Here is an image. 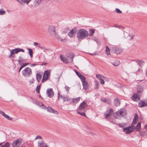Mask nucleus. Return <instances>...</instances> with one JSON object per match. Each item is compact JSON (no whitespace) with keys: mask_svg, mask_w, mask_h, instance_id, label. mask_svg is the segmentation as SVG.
Returning a JSON list of instances; mask_svg holds the SVG:
<instances>
[{"mask_svg":"<svg viewBox=\"0 0 147 147\" xmlns=\"http://www.w3.org/2000/svg\"><path fill=\"white\" fill-rule=\"evenodd\" d=\"M22 75L25 77H29L32 74V70L29 67H27L22 71Z\"/></svg>","mask_w":147,"mask_h":147,"instance_id":"f03ea898","label":"nucleus"},{"mask_svg":"<svg viewBox=\"0 0 147 147\" xmlns=\"http://www.w3.org/2000/svg\"><path fill=\"white\" fill-rule=\"evenodd\" d=\"M89 54L92 56H94L96 55V53H89Z\"/></svg>","mask_w":147,"mask_h":147,"instance_id":"69168bd1","label":"nucleus"},{"mask_svg":"<svg viewBox=\"0 0 147 147\" xmlns=\"http://www.w3.org/2000/svg\"><path fill=\"white\" fill-rule=\"evenodd\" d=\"M131 98L135 101H138L140 100V95L137 93H135L131 97Z\"/></svg>","mask_w":147,"mask_h":147,"instance_id":"423d86ee","label":"nucleus"},{"mask_svg":"<svg viewBox=\"0 0 147 147\" xmlns=\"http://www.w3.org/2000/svg\"><path fill=\"white\" fill-rule=\"evenodd\" d=\"M2 115L4 117L6 118L8 120H9L11 121L13 119V118L12 117H11L9 115H8L5 114L3 112Z\"/></svg>","mask_w":147,"mask_h":147,"instance_id":"412c9836","label":"nucleus"},{"mask_svg":"<svg viewBox=\"0 0 147 147\" xmlns=\"http://www.w3.org/2000/svg\"><path fill=\"white\" fill-rule=\"evenodd\" d=\"M146 106H147V103L145 102V101H140L138 103V107H143Z\"/></svg>","mask_w":147,"mask_h":147,"instance_id":"f3484780","label":"nucleus"},{"mask_svg":"<svg viewBox=\"0 0 147 147\" xmlns=\"http://www.w3.org/2000/svg\"><path fill=\"white\" fill-rule=\"evenodd\" d=\"M144 89V86L142 85H139L137 86V92L138 93L142 94Z\"/></svg>","mask_w":147,"mask_h":147,"instance_id":"9d476101","label":"nucleus"},{"mask_svg":"<svg viewBox=\"0 0 147 147\" xmlns=\"http://www.w3.org/2000/svg\"><path fill=\"white\" fill-rule=\"evenodd\" d=\"M80 106H81L82 107L84 108L85 109L87 107V102L84 100L83 101V102L81 103L80 105Z\"/></svg>","mask_w":147,"mask_h":147,"instance_id":"5701e85b","label":"nucleus"},{"mask_svg":"<svg viewBox=\"0 0 147 147\" xmlns=\"http://www.w3.org/2000/svg\"><path fill=\"white\" fill-rule=\"evenodd\" d=\"M111 109H109L107 110L106 112L104 113V115L105 117L107 119H109V117L111 115V112L112 111Z\"/></svg>","mask_w":147,"mask_h":147,"instance_id":"9b49d317","label":"nucleus"},{"mask_svg":"<svg viewBox=\"0 0 147 147\" xmlns=\"http://www.w3.org/2000/svg\"><path fill=\"white\" fill-rule=\"evenodd\" d=\"M42 77V75L41 74L37 73L36 75V80L38 82H39L40 81V79Z\"/></svg>","mask_w":147,"mask_h":147,"instance_id":"b1692460","label":"nucleus"},{"mask_svg":"<svg viewBox=\"0 0 147 147\" xmlns=\"http://www.w3.org/2000/svg\"><path fill=\"white\" fill-rule=\"evenodd\" d=\"M40 84L39 86H37L36 88V89H38V90H40Z\"/></svg>","mask_w":147,"mask_h":147,"instance_id":"e2e57ef3","label":"nucleus"},{"mask_svg":"<svg viewBox=\"0 0 147 147\" xmlns=\"http://www.w3.org/2000/svg\"><path fill=\"white\" fill-rule=\"evenodd\" d=\"M47 96L52 98L54 96V92L52 88L48 89L47 90Z\"/></svg>","mask_w":147,"mask_h":147,"instance_id":"6e6552de","label":"nucleus"},{"mask_svg":"<svg viewBox=\"0 0 147 147\" xmlns=\"http://www.w3.org/2000/svg\"><path fill=\"white\" fill-rule=\"evenodd\" d=\"M38 43L37 42H34V45H38Z\"/></svg>","mask_w":147,"mask_h":147,"instance_id":"338daca9","label":"nucleus"},{"mask_svg":"<svg viewBox=\"0 0 147 147\" xmlns=\"http://www.w3.org/2000/svg\"><path fill=\"white\" fill-rule=\"evenodd\" d=\"M96 77L100 80V79H102V78H104L105 77L104 76H103L100 75L96 74Z\"/></svg>","mask_w":147,"mask_h":147,"instance_id":"c9c22d12","label":"nucleus"},{"mask_svg":"<svg viewBox=\"0 0 147 147\" xmlns=\"http://www.w3.org/2000/svg\"><path fill=\"white\" fill-rule=\"evenodd\" d=\"M116 13H122V11L119 9L116 8Z\"/></svg>","mask_w":147,"mask_h":147,"instance_id":"49530a36","label":"nucleus"},{"mask_svg":"<svg viewBox=\"0 0 147 147\" xmlns=\"http://www.w3.org/2000/svg\"><path fill=\"white\" fill-rule=\"evenodd\" d=\"M10 144L9 143L7 142L5 143V144L2 146L1 147H10Z\"/></svg>","mask_w":147,"mask_h":147,"instance_id":"4c0bfd02","label":"nucleus"},{"mask_svg":"<svg viewBox=\"0 0 147 147\" xmlns=\"http://www.w3.org/2000/svg\"><path fill=\"white\" fill-rule=\"evenodd\" d=\"M37 64L35 63H32L31 64L30 66L31 67H33L34 66H35Z\"/></svg>","mask_w":147,"mask_h":147,"instance_id":"052dcab7","label":"nucleus"},{"mask_svg":"<svg viewBox=\"0 0 147 147\" xmlns=\"http://www.w3.org/2000/svg\"><path fill=\"white\" fill-rule=\"evenodd\" d=\"M31 0H21L22 1L21 4H22L24 3H26L28 4Z\"/></svg>","mask_w":147,"mask_h":147,"instance_id":"e433bc0d","label":"nucleus"},{"mask_svg":"<svg viewBox=\"0 0 147 147\" xmlns=\"http://www.w3.org/2000/svg\"><path fill=\"white\" fill-rule=\"evenodd\" d=\"M138 118V116L137 114H135L133 120H137V119Z\"/></svg>","mask_w":147,"mask_h":147,"instance_id":"8fccbe9b","label":"nucleus"},{"mask_svg":"<svg viewBox=\"0 0 147 147\" xmlns=\"http://www.w3.org/2000/svg\"><path fill=\"white\" fill-rule=\"evenodd\" d=\"M119 125L120 127H124V125L122 123L119 124Z\"/></svg>","mask_w":147,"mask_h":147,"instance_id":"4d7b16f0","label":"nucleus"},{"mask_svg":"<svg viewBox=\"0 0 147 147\" xmlns=\"http://www.w3.org/2000/svg\"><path fill=\"white\" fill-rule=\"evenodd\" d=\"M82 112L78 111L77 112V113L82 116H84L85 117H86V115L85 113L84 112Z\"/></svg>","mask_w":147,"mask_h":147,"instance_id":"ea45409f","label":"nucleus"},{"mask_svg":"<svg viewBox=\"0 0 147 147\" xmlns=\"http://www.w3.org/2000/svg\"><path fill=\"white\" fill-rule=\"evenodd\" d=\"M27 49L31 57H32L33 55V50L32 49L28 48Z\"/></svg>","mask_w":147,"mask_h":147,"instance_id":"c85d7f7f","label":"nucleus"},{"mask_svg":"<svg viewBox=\"0 0 147 147\" xmlns=\"http://www.w3.org/2000/svg\"><path fill=\"white\" fill-rule=\"evenodd\" d=\"M107 99L106 98H101L100 100L106 103Z\"/></svg>","mask_w":147,"mask_h":147,"instance_id":"09e8293b","label":"nucleus"},{"mask_svg":"<svg viewBox=\"0 0 147 147\" xmlns=\"http://www.w3.org/2000/svg\"><path fill=\"white\" fill-rule=\"evenodd\" d=\"M5 13V11L3 10V9H0V15H4Z\"/></svg>","mask_w":147,"mask_h":147,"instance_id":"79ce46f5","label":"nucleus"},{"mask_svg":"<svg viewBox=\"0 0 147 147\" xmlns=\"http://www.w3.org/2000/svg\"><path fill=\"white\" fill-rule=\"evenodd\" d=\"M85 109L82 107L80 105L79 106L78 108L77 109V111H80L81 112H84L85 110Z\"/></svg>","mask_w":147,"mask_h":147,"instance_id":"c756f323","label":"nucleus"},{"mask_svg":"<svg viewBox=\"0 0 147 147\" xmlns=\"http://www.w3.org/2000/svg\"><path fill=\"white\" fill-rule=\"evenodd\" d=\"M14 50L15 51L14 53H15V54H17L20 52H24L25 51V50L23 49L19 48H16L14 49Z\"/></svg>","mask_w":147,"mask_h":147,"instance_id":"aec40b11","label":"nucleus"},{"mask_svg":"<svg viewBox=\"0 0 147 147\" xmlns=\"http://www.w3.org/2000/svg\"><path fill=\"white\" fill-rule=\"evenodd\" d=\"M105 53L107 55H109L110 53V50L109 48L107 46L106 47Z\"/></svg>","mask_w":147,"mask_h":147,"instance_id":"2f4dec72","label":"nucleus"},{"mask_svg":"<svg viewBox=\"0 0 147 147\" xmlns=\"http://www.w3.org/2000/svg\"><path fill=\"white\" fill-rule=\"evenodd\" d=\"M80 97H78L77 98L74 99L71 98L70 103H71L72 102L74 103L77 104L80 101Z\"/></svg>","mask_w":147,"mask_h":147,"instance_id":"4468645a","label":"nucleus"},{"mask_svg":"<svg viewBox=\"0 0 147 147\" xmlns=\"http://www.w3.org/2000/svg\"><path fill=\"white\" fill-rule=\"evenodd\" d=\"M95 82V87L94 89L97 90L98 89V86L100 85L99 83L96 80L94 81Z\"/></svg>","mask_w":147,"mask_h":147,"instance_id":"a878e982","label":"nucleus"},{"mask_svg":"<svg viewBox=\"0 0 147 147\" xmlns=\"http://www.w3.org/2000/svg\"><path fill=\"white\" fill-rule=\"evenodd\" d=\"M77 30L78 29L76 27H74L68 33V34L69 36L71 37H73L75 35Z\"/></svg>","mask_w":147,"mask_h":147,"instance_id":"20e7f679","label":"nucleus"},{"mask_svg":"<svg viewBox=\"0 0 147 147\" xmlns=\"http://www.w3.org/2000/svg\"><path fill=\"white\" fill-rule=\"evenodd\" d=\"M75 71L77 76L81 79V80H84L85 77L84 75H81L80 73L78 72L76 70H75Z\"/></svg>","mask_w":147,"mask_h":147,"instance_id":"a211bd4d","label":"nucleus"},{"mask_svg":"<svg viewBox=\"0 0 147 147\" xmlns=\"http://www.w3.org/2000/svg\"><path fill=\"white\" fill-rule=\"evenodd\" d=\"M49 78V77L43 75L42 77V80L41 82L42 83H43L45 82L46 80H47Z\"/></svg>","mask_w":147,"mask_h":147,"instance_id":"cd10ccee","label":"nucleus"},{"mask_svg":"<svg viewBox=\"0 0 147 147\" xmlns=\"http://www.w3.org/2000/svg\"><path fill=\"white\" fill-rule=\"evenodd\" d=\"M14 52H15V51L14 50V49H12V50L11 51V54H15V53H14Z\"/></svg>","mask_w":147,"mask_h":147,"instance_id":"bf43d9fd","label":"nucleus"},{"mask_svg":"<svg viewBox=\"0 0 147 147\" xmlns=\"http://www.w3.org/2000/svg\"><path fill=\"white\" fill-rule=\"evenodd\" d=\"M99 80L101 84H105V82L102 78V79H100Z\"/></svg>","mask_w":147,"mask_h":147,"instance_id":"603ef678","label":"nucleus"},{"mask_svg":"<svg viewBox=\"0 0 147 147\" xmlns=\"http://www.w3.org/2000/svg\"><path fill=\"white\" fill-rule=\"evenodd\" d=\"M61 98L63 100V102L69 101L70 103L71 98H69L68 96L63 95L61 96Z\"/></svg>","mask_w":147,"mask_h":147,"instance_id":"f8f14e48","label":"nucleus"},{"mask_svg":"<svg viewBox=\"0 0 147 147\" xmlns=\"http://www.w3.org/2000/svg\"><path fill=\"white\" fill-rule=\"evenodd\" d=\"M114 27H115V28H118L120 29H123L124 28L122 26H119V25H117L116 24H115L114 25Z\"/></svg>","mask_w":147,"mask_h":147,"instance_id":"c03bdc74","label":"nucleus"},{"mask_svg":"<svg viewBox=\"0 0 147 147\" xmlns=\"http://www.w3.org/2000/svg\"><path fill=\"white\" fill-rule=\"evenodd\" d=\"M119 113L120 115H122V114L123 113V111L121 110H119L118 111V113H117V114Z\"/></svg>","mask_w":147,"mask_h":147,"instance_id":"5fc2aeb1","label":"nucleus"},{"mask_svg":"<svg viewBox=\"0 0 147 147\" xmlns=\"http://www.w3.org/2000/svg\"><path fill=\"white\" fill-rule=\"evenodd\" d=\"M47 111L50 113H54L56 114H57L58 113V112L53 109L51 107H48L47 108Z\"/></svg>","mask_w":147,"mask_h":147,"instance_id":"2eb2a0df","label":"nucleus"},{"mask_svg":"<svg viewBox=\"0 0 147 147\" xmlns=\"http://www.w3.org/2000/svg\"><path fill=\"white\" fill-rule=\"evenodd\" d=\"M95 29H90V33L88 34V35L90 36H92L93 34L94 33Z\"/></svg>","mask_w":147,"mask_h":147,"instance_id":"473e14b6","label":"nucleus"},{"mask_svg":"<svg viewBox=\"0 0 147 147\" xmlns=\"http://www.w3.org/2000/svg\"><path fill=\"white\" fill-rule=\"evenodd\" d=\"M114 105L116 106H119L120 104V100L119 99L117 98H114Z\"/></svg>","mask_w":147,"mask_h":147,"instance_id":"dca6fc26","label":"nucleus"},{"mask_svg":"<svg viewBox=\"0 0 147 147\" xmlns=\"http://www.w3.org/2000/svg\"><path fill=\"white\" fill-rule=\"evenodd\" d=\"M24 60V59L22 58V56H20L19 57V58L17 61L19 62V64L20 65H21V62L23 61Z\"/></svg>","mask_w":147,"mask_h":147,"instance_id":"7c9ffc66","label":"nucleus"},{"mask_svg":"<svg viewBox=\"0 0 147 147\" xmlns=\"http://www.w3.org/2000/svg\"><path fill=\"white\" fill-rule=\"evenodd\" d=\"M38 139H42V137L40 136H36V138L35 139V140H37Z\"/></svg>","mask_w":147,"mask_h":147,"instance_id":"3c124183","label":"nucleus"},{"mask_svg":"<svg viewBox=\"0 0 147 147\" xmlns=\"http://www.w3.org/2000/svg\"><path fill=\"white\" fill-rule=\"evenodd\" d=\"M39 147H44V142L43 140H41L40 142H38Z\"/></svg>","mask_w":147,"mask_h":147,"instance_id":"bb28decb","label":"nucleus"},{"mask_svg":"<svg viewBox=\"0 0 147 147\" xmlns=\"http://www.w3.org/2000/svg\"><path fill=\"white\" fill-rule=\"evenodd\" d=\"M77 35L78 39H83L88 37V31L86 30L81 29L78 31Z\"/></svg>","mask_w":147,"mask_h":147,"instance_id":"f257e3e1","label":"nucleus"},{"mask_svg":"<svg viewBox=\"0 0 147 147\" xmlns=\"http://www.w3.org/2000/svg\"><path fill=\"white\" fill-rule=\"evenodd\" d=\"M63 95H60V93L58 92V99H59V98H61V96H63Z\"/></svg>","mask_w":147,"mask_h":147,"instance_id":"13d9d810","label":"nucleus"},{"mask_svg":"<svg viewBox=\"0 0 147 147\" xmlns=\"http://www.w3.org/2000/svg\"><path fill=\"white\" fill-rule=\"evenodd\" d=\"M86 78H84V80H81V81L82 83L83 88L85 90H87L88 88V83L86 80Z\"/></svg>","mask_w":147,"mask_h":147,"instance_id":"1a4fd4ad","label":"nucleus"},{"mask_svg":"<svg viewBox=\"0 0 147 147\" xmlns=\"http://www.w3.org/2000/svg\"><path fill=\"white\" fill-rule=\"evenodd\" d=\"M137 120H133L131 126H132L133 127H134V126L135 125V124L137 123Z\"/></svg>","mask_w":147,"mask_h":147,"instance_id":"37998d69","label":"nucleus"},{"mask_svg":"<svg viewBox=\"0 0 147 147\" xmlns=\"http://www.w3.org/2000/svg\"><path fill=\"white\" fill-rule=\"evenodd\" d=\"M65 90L66 91L69 92V90L70 88L68 86H66L65 87Z\"/></svg>","mask_w":147,"mask_h":147,"instance_id":"864d4df0","label":"nucleus"},{"mask_svg":"<svg viewBox=\"0 0 147 147\" xmlns=\"http://www.w3.org/2000/svg\"><path fill=\"white\" fill-rule=\"evenodd\" d=\"M48 32L51 35H54L55 34V27L52 26H50L48 30Z\"/></svg>","mask_w":147,"mask_h":147,"instance_id":"0eeeda50","label":"nucleus"},{"mask_svg":"<svg viewBox=\"0 0 147 147\" xmlns=\"http://www.w3.org/2000/svg\"><path fill=\"white\" fill-rule=\"evenodd\" d=\"M60 57L61 61L63 62L64 63H67L68 62L66 58L62 57L61 56Z\"/></svg>","mask_w":147,"mask_h":147,"instance_id":"f704fd0d","label":"nucleus"},{"mask_svg":"<svg viewBox=\"0 0 147 147\" xmlns=\"http://www.w3.org/2000/svg\"><path fill=\"white\" fill-rule=\"evenodd\" d=\"M34 79L33 78H32V79L29 81V83L30 85L33 84L34 83Z\"/></svg>","mask_w":147,"mask_h":147,"instance_id":"a18cd8bd","label":"nucleus"},{"mask_svg":"<svg viewBox=\"0 0 147 147\" xmlns=\"http://www.w3.org/2000/svg\"><path fill=\"white\" fill-rule=\"evenodd\" d=\"M134 36L132 34L131 35H129V37H130V38H129V39L130 40H131L132 39H133Z\"/></svg>","mask_w":147,"mask_h":147,"instance_id":"6e6d98bb","label":"nucleus"},{"mask_svg":"<svg viewBox=\"0 0 147 147\" xmlns=\"http://www.w3.org/2000/svg\"><path fill=\"white\" fill-rule=\"evenodd\" d=\"M135 127H133L132 126H129L126 127L124 128L123 130L124 132L125 133L127 134H129L133 132Z\"/></svg>","mask_w":147,"mask_h":147,"instance_id":"7ed1b4c3","label":"nucleus"},{"mask_svg":"<svg viewBox=\"0 0 147 147\" xmlns=\"http://www.w3.org/2000/svg\"><path fill=\"white\" fill-rule=\"evenodd\" d=\"M136 61L141 67H142V65H143V63H144V61H143L142 60H136Z\"/></svg>","mask_w":147,"mask_h":147,"instance_id":"4be33fe9","label":"nucleus"},{"mask_svg":"<svg viewBox=\"0 0 147 147\" xmlns=\"http://www.w3.org/2000/svg\"><path fill=\"white\" fill-rule=\"evenodd\" d=\"M38 47L40 49L42 50H48V49H47L46 48H45L44 47H41L40 46H38Z\"/></svg>","mask_w":147,"mask_h":147,"instance_id":"de8ad7c7","label":"nucleus"},{"mask_svg":"<svg viewBox=\"0 0 147 147\" xmlns=\"http://www.w3.org/2000/svg\"><path fill=\"white\" fill-rule=\"evenodd\" d=\"M42 0H35L33 3V6L34 7H36L38 6L41 2Z\"/></svg>","mask_w":147,"mask_h":147,"instance_id":"ddd939ff","label":"nucleus"},{"mask_svg":"<svg viewBox=\"0 0 147 147\" xmlns=\"http://www.w3.org/2000/svg\"><path fill=\"white\" fill-rule=\"evenodd\" d=\"M13 54H11H11L9 56V57H12V58H14V56H13Z\"/></svg>","mask_w":147,"mask_h":147,"instance_id":"0e129e2a","label":"nucleus"},{"mask_svg":"<svg viewBox=\"0 0 147 147\" xmlns=\"http://www.w3.org/2000/svg\"><path fill=\"white\" fill-rule=\"evenodd\" d=\"M141 122H139L138 123L136 127H135V129L137 131H140V130L141 129Z\"/></svg>","mask_w":147,"mask_h":147,"instance_id":"6ab92c4d","label":"nucleus"},{"mask_svg":"<svg viewBox=\"0 0 147 147\" xmlns=\"http://www.w3.org/2000/svg\"><path fill=\"white\" fill-rule=\"evenodd\" d=\"M50 73H51V70H46L45 71L43 75L46 76H47L49 77L50 75Z\"/></svg>","mask_w":147,"mask_h":147,"instance_id":"393cba45","label":"nucleus"},{"mask_svg":"<svg viewBox=\"0 0 147 147\" xmlns=\"http://www.w3.org/2000/svg\"><path fill=\"white\" fill-rule=\"evenodd\" d=\"M36 91L37 93H39L40 92V90H38V89H36Z\"/></svg>","mask_w":147,"mask_h":147,"instance_id":"774afa93","label":"nucleus"},{"mask_svg":"<svg viewBox=\"0 0 147 147\" xmlns=\"http://www.w3.org/2000/svg\"><path fill=\"white\" fill-rule=\"evenodd\" d=\"M119 61L118 60H115L113 63V65L115 66H117L119 65Z\"/></svg>","mask_w":147,"mask_h":147,"instance_id":"72a5a7b5","label":"nucleus"},{"mask_svg":"<svg viewBox=\"0 0 147 147\" xmlns=\"http://www.w3.org/2000/svg\"><path fill=\"white\" fill-rule=\"evenodd\" d=\"M113 52L114 53L116 54H118L122 52L123 49L120 47H115L113 49Z\"/></svg>","mask_w":147,"mask_h":147,"instance_id":"39448f33","label":"nucleus"},{"mask_svg":"<svg viewBox=\"0 0 147 147\" xmlns=\"http://www.w3.org/2000/svg\"><path fill=\"white\" fill-rule=\"evenodd\" d=\"M106 103L110 105H111L112 103V101L111 99L108 98L107 99Z\"/></svg>","mask_w":147,"mask_h":147,"instance_id":"a19ab883","label":"nucleus"},{"mask_svg":"<svg viewBox=\"0 0 147 147\" xmlns=\"http://www.w3.org/2000/svg\"><path fill=\"white\" fill-rule=\"evenodd\" d=\"M74 55L73 54V53H70L69 54L68 57L71 58V62H72L73 61V59L74 57Z\"/></svg>","mask_w":147,"mask_h":147,"instance_id":"58836bf2","label":"nucleus"},{"mask_svg":"<svg viewBox=\"0 0 147 147\" xmlns=\"http://www.w3.org/2000/svg\"><path fill=\"white\" fill-rule=\"evenodd\" d=\"M33 102L34 104H36L37 101L35 99H33Z\"/></svg>","mask_w":147,"mask_h":147,"instance_id":"680f3d73","label":"nucleus"}]
</instances>
